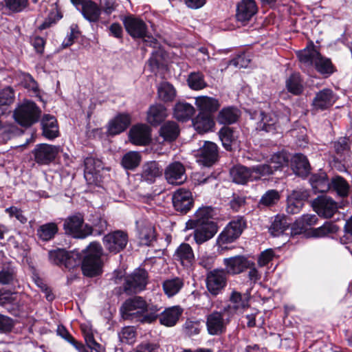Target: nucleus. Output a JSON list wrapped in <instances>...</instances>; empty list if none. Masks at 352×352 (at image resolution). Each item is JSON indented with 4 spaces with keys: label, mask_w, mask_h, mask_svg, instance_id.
Returning <instances> with one entry per match:
<instances>
[{
    "label": "nucleus",
    "mask_w": 352,
    "mask_h": 352,
    "mask_svg": "<svg viewBox=\"0 0 352 352\" xmlns=\"http://www.w3.org/2000/svg\"><path fill=\"white\" fill-rule=\"evenodd\" d=\"M41 111L36 104L29 100L19 104L13 113L16 122L22 126H30L37 122Z\"/></svg>",
    "instance_id": "nucleus-4"
},
{
    "label": "nucleus",
    "mask_w": 352,
    "mask_h": 352,
    "mask_svg": "<svg viewBox=\"0 0 352 352\" xmlns=\"http://www.w3.org/2000/svg\"><path fill=\"white\" fill-rule=\"evenodd\" d=\"M286 87L290 93L294 95L301 94L303 86L300 75L298 74H292L286 80Z\"/></svg>",
    "instance_id": "nucleus-54"
},
{
    "label": "nucleus",
    "mask_w": 352,
    "mask_h": 352,
    "mask_svg": "<svg viewBox=\"0 0 352 352\" xmlns=\"http://www.w3.org/2000/svg\"><path fill=\"white\" fill-rule=\"evenodd\" d=\"M250 168L252 181L260 179L262 177L268 176L274 173L272 165L268 164H260Z\"/></svg>",
    "instance_id": "nucleus-52"
},
{
    "label": "nucleus",
    "mask_w": 352,
    "mask_h": 352,
    "mask_svg": "<svg viewBox=\"0 0 352 352\" xmlns=\"http://www.w3.org/2000/svg\"><path fill=\"white\" fill-rule=\"evenodd\" d=\"M164 175L168 183L173 185H181L187 179L185 167L179 162L170 164L165 169Z\"/></svg>",
    "instance_id": "nucleus-17"
},
{
    "label": "nucleus",
    "mask_w": 352,
    "mask_h": 352,
    "mask_svg": "<svg viewBox=\"0 0 352 352\" xmlns=\"http://www.w3.org/2000/svg\"><path fill=\"white\" fill-rule=\"evenodd\" d=\"M123 23L127 33L133 38H142L149 45L156 48L157 41L148 34V27L145 22L140 18L129 16L125 17Z\"/></svg>",
    "instance_id": "nucleus-3"
},
{
    "label": "nucleus",
    "mask_w": 352,
    "mask_h": 352,
    "mask_svg": "<svg viewBox=\"0 0 352 352\" xmlns=\"http://www.w3.org/2000/svg\"><path fill=\"white\" fill-rule=\"evenodd\" d=\"M195 129L199 133H207L214 126L213 117L206 113H199L192 120Z\"/></svg>",
    "instance_id": "nucleus-28"
},
{
    "label": "nucleus",
    "mask_w": 352,
    "mask_h": 352,
    "mask_svg": "<svg viewBox=\"0 0 352 352\" xmlns=\"http://www.w3.org/2000/svg\"><path fill=\"white\" fill-rule=\"evenodd\" d=\"M289 226V223L287 222L285 217L277 215L270 228V232L272 236H278L283 234Z\"/></svg>",
    "instance_id": "nucleus-46"
},
{
    "label": "nucleus",
    "mask_w": 352,
    "mask_h": 352,
    "mask_svg": "<svg viewBox=\"0 0 352 352\" xmlns=\"http://www.w3.org/2000/svg\"><path fill=\"white\" fill-rule=\"evenodd\" d=\"M5 7L12 12L23 11L28 4V0H4Z\"/></svg>",
    "instance_id": "nucleus-61"
},
{
    "label": "nucleus",
    "mask_w": 352,
    "mask_h": 352,
    "mask_svg": "<svg viewBox=\"0 0 352 352\" xmlns=\"http://www.w3.org/2000/svg\"><path fill=\"white\" fill-rule=\"evenodd\" d=\"M172 201L175 210L183 214L190 211L194 205L191 191L184 188H180L173 192Z\"/></svg>",
    "instance_id": "nucleus-11"
},
{
    "label": "nucleus",
    "mask_w": 352,
    "mask_h": 352,
    "mask_svg": "<svg viewBox=\"0 0 352 352\" xmlns=\"http://www.w3.org/2000/svg\"><path fill=\"white\" fill-rule=\"evenodd\" d=\"M223 146L227 149H231V142L233 138L232 130L229 127H223L219 132Z\"/></svg>",
    "instance_id": "nucleus-64"
},
{
    "label": "nucleus",
    "mask_w": 352,
    "mask_h": 352,
    "mask_svg": "<svg viewBox=\"0 0 352 352\" xmlns=\"http://www.w3.org/2000/svg\"><path fill=\"white\" fill-rule=\"evenodd\" d=\"M15 99L14 90L11 87H6L0 90V114H5Z\"/></svg>",
    "instance_id": "nucleus-45"
},
{
    "label": "nucleus",
    "mask_w": 352,
    "mask_h": 352,
    "mask_svg": "<svg viewBox=\"0 0 352 352\" xmlns=\"http://www.w3.org/2000/svg\"><path fill=\"white\" fill-rule=\"evenodd\" d=\"M217 214L216 209L212 206H202L197 210L193 217L188 221L196 223L214 222L212 219Z\"/></svg>",
    "instance_id": "nucleus-42"
},
{
    "label": "nucleus",
    "mask_w": 352,
    "mask_h": 352,
    "mask_svg": "<svg viewBox=\"0 0 352 352\" xmlns=\"http://www.w3.org/2000/svg\"><path fill=\"white\" fill-rule=\"evenodd\" d=\"M43 7L47 12V19L39 25L41 30L50 27L62 17L58 8V0H49L43 4Z\"/></svg>",
    "instance_id": "nucleus-24"
},
{
    "label": "nucleus",
    "mask_w": 352,
    "mask_h": 352,
    "mask_svg": "<svg viewBox=\"0 0 352 352\" xmlns=\"http://www.w3.org/2000/svg\"><path fill=\"white\" fill-rule=\"evenodd\" d=\"M57 334L71 343L79 352H89V350L86 349L85 346L78 342L68 332L66 328L63 325H58L57 327Z\"/></svg>",
    "instance_id": "nucleus-55"
},
{
    "label": "nucleus",
    "mask_w": 352,
    "mask_h": 352,
    "mask_svg": "<svg viewBox=\"0 0 352 352\" xmlns=\"http://www.w3.org/2000/svg\"><path fill=\"white\" fill-rule=\"evenodd\" d=\"M297 55L305 68H310L314 65L317 72L326 76H330L334 72L331 60L322 56L314 46L298 52Z\"/></svg>",
    "instance_id": "nucleus-1"
},
{
    "label": "nucleus",
    "mask_w": 352,
    "mask_h": 352,
    "mask_svg": "<svg viewBox=\"0 0 352 352\" xmlns=\"http://www.w3.org/2000/svg\"><path fill=\"white\" fill-rule=\"evenodd\" d=\"M261 119L258 123L257 129L266 132L274 133L279 126L280 121L274 113H261Z\"/></svg>",
    "instance_id": "nucleus-32"
},
{
    "label": "nucleus",
    "mask_w": 352,
    "mask_h": 352,
    "mask_svg": "<svg viewBox=\"0 0 352 352\" xmlns=\"http://www.w3.org/2000/svg\"><path fill=\"white\" fill-rule=\"evenodd\" d=\"M159 133L164 142H171L178 137L179 128L176 122L168 121L160 127Z\"/></svg>",
    "instance_id": "nucleus-36"
},
{
    "label": "nucleus",
    "mask_w": 352,
    "mask_h": 352,
    "mask_svg": "<svg viewBox=\"0 0 352 352\" xmlns=\"http://www.w3.org/2000/svg\"><path fill=\"white\" fill-rule=\"evenodd\" d=\"M246 226L245 221L242 217H236L232 219L219 235L217 243L220 245L230 243L240 236Z\"/></svg>",
    "instance_id": "nucleus-9"
},
{
    "label": "nucleus",
    "mask_w": 352,
    "mask_h": 352,
    "mask_svg": "<svg viewBox=\"0 0 352 352\" xmlns=\"http://www.w3.org/2000/svg\"><path fill=\"white\" fill-rule=\"evenodd\" d=\"M258 8L254 0H241L236 5V19L245 24L257 13Z\"/></svg>",
    "instance_id": "nucleus-19"
},
{
    "label": "nucleus",
    "mask_w": 352,
    "mask_h": 352,
    "mask_svg": "<svg viewBox=\"0 0 352 352\" xmlns=\"http://www.w3.org/2000/svg\"><path fill=\"white\" fill-rule=\"evenodd\" d=\"M103 168V164L100 160L87 157L85 160V177L86 180L91 183L97 179Z\"/></svg>",
    "instance_id": "nucleus-25"
},
{
    "label": "nucleus",
    "mask_w": 352,
    "mask_h": 352,
    "mask_svg": "<svg viewBox=\"0 0 352 352\" xmlns=\"http://www.w3.org/2000/svg\"><path fill=\"white\" fill-rule=\"evenodd\" d=\"M187 82L189 87L193 90H201L208 86L204 76L201 72H191L188 75Z\"/></svg>",
    "instance_id": "nucleus-51"
},
{
    "label": "nucleus",
    "mask_w": 352,
    "mask_h": 352,
    "mask_svg": "<svg viewBox=\"0 0 352 352\" xmlns=\"http://www.w3.org/2000/svg\"><path fill=\"white\" fill-rule=\"evenodd\" d=\"M339 230L337 226L332 221H327L322 226L314 230V235L318 237L325 236L329 234H335Z\"/></svg>",
    "instance_id": "nucleus-58"
},
{
    "label": "nucleus",
    "mask_w": 352,
    "mask_h": 352,
    "mask_svg": "<svg viewBox=\"0 0 352 352\" xmlns=\"http://www.w3.org/2000/svg\"><path fill=\"white\" fill-rule=\"evenodd\" d=\"M318 221V217L316 214H303L298 219L291 228V235H297L303 232L308 226L315 225Z\"/></svg>",
    "instance_id": "nucleus-29"
},
{
    "label": "nucleus",
    "mask_w": 352,
    "mask_h": 352,
    "mask_svg": "<svg viewBox=\"0 0 352 352\" xmlns=\"http://www.w3.org/2000/svg\"><path fill=\"white\" fill-rule=\"evenodd\" d=\"M182 311L183 310L179 306L168 307L160 314V322L166 327H173L177 322Z\"/></svg>",
    "instance_id": "nucleus-30"
},
{
    "label": "nucleus",
    "mask_w": 352,
    "mask_h": 352,
    "mask_svg": "<svg viewBox=\"0 0 352 352\" xmlns=\"http://www.w3.org/2000/svg\"><path fill=\"white\" fill-rule=\"evenodd\" d=\"M195 108L186 102H178L173 109L174 117L180 121H186L192 118L195 113Z\"/></svg>",
    "instance_id": "nucleus-39"
},
{
    "label": "nucleus",
    "mask_w": 352,
    "mask_h": 352,
    "mask_svg": "<svg viewBox=\"0 0 352 352\" xmlns=\"http://www.w3.org/2000/svg\"><path fill=\"white\" fill-rule=\"evenodd\" d=\"M186 229L194 230L193 238L197 245L211 239L217 232L218 226L216 222L196 223L188 221L186 223Z\"/></svg>",
    "instance_id": "nucleus-6"
},
{
    "label": "nucleus",
    "mask_w": 352,
    "mask_h": 352,
    "mask_svg": "<svg viewBox=\"0 0 352 352\" xmlns=\"http://www.w3.org/2000/svg\"><path fill=\"white\" fill-rule=\"evenodd\" d=\"M195 104L201 111L200 113H213L220 107L219 100L214 98L207 96H198L195 98Z\"/></svg>",
    "instance_id": "nucleus-31"
},
{
    "label": "nucleus",
    "mask_w": 352,
    "mask_h": 352,
    "mask_svg": "<svg viewBox=\"0 0 352 352\" xmlns=\"http://www.w3.org/2000/svg\"><path fill=\"white\" fill-rule=\"evenodd\" d=\"M336 100V97L331 89H323L316 94L312 106L316 111H324L333 106Z\"/></svg>",
    "instance_id": "nucleus-20"
},
{
    "label": "nucleus",
    "mask_w": 352,
    "mask_h": 352,
    "mask_svg": "<svg viewBox=\"0 0 352 352\" xmlns=\"http://www.w3.org/2000/svg\"><path fill=\"white\" fill-rule=\"evenodd\" d=\"M226 309L222 311H213L206 317V327L210 335L219 336L226 332L229 320L223 318Z\"/></svg>",
    "instance_id": "nucleus-14"
},
{
    "label": "nucleus",
    "mask_w": 352,
    "mask_h": 352,
    "mask_svg": "<svg viewBox=\"0 0 352 352\" xmlns=\"http://www.w3.org/2000/svg\"><path fill=\"white\" fill-rule=\"evenodd\" d=\"M159 98L164 102H170L176 96V91L173 86L167 82H163L157 87Z\"/></svg>",
    "instance_id": "nucleus-49"
},
{
    "label": "nucleus",
    "mask_w": 352,
    "mask_h": 352,
    "mask_svg": "<svg viewBox=\"0 0 352 352\" xmlns=\"http://www.w3.org/2000/svg\"><path fill=\"white\" fill-rule=\"evenodd\" d=\"M224 270L227 274H239L248 267L254 265V263L249 261L243 256H235L223 259Z\"/></svg>",
    "instance_id": "nucleus-18"
},
{
    "label": "nucleus",
    "mask_w": 352,
    "mask_h": 352,
    "mask_svg": "<svg viewBox=\"0 0 352 352\" xmlns=\"http://www.w3.org/2000/svg\"><path fill=\"white\" fill-rule=\"evenodd\" d=\"M81 268L85 276H96L102 273V261L101 256L102 248L98 243H91L84 252Z\"/></svg>",
    "instance_id": "nucleus-2"
},
{
    "label": "nucleus",
    "mask_w": 352,
    "mask_h": 352,
    "mask_svg": "<svg viewBox=\"0 0 352 352\" xmlns=\"http://www.w3.org/2000/svg\"><path fill=\"white\" fill-rule=\"evenodd\" d=\"M21 83L26 89L32 90L34 93H37L38 91L37 82L33 77L26 73H23L20 76Z\"/></svg>",
    "instance_id": "nucleus-63"
},
{
    "label": "nucleus",
    "mask_w": 352,
    "mask_h": 352,
    "mask_svg": "<svg viewBox=\"0 0 352 352\" xmlns=\"http://www.w3.org/2000/svg\"><path fill=\"white\" fill-rule=\"evenodd\" d=\"M184 285V280L182 278L172 277L163 281L162 288L168 297H172L179 292Z\"/></svg>",
    "instance_id": "nucleus-41"
},
{
    "label": "nucleus",
    "mask_w": 352,
    "mask_h": 352,
    "mask_svg": "<svg viewBox=\"0 0 352 352\" xmlns=\"http://www.w3.org/2000/svg\"><path fill=\"white\" fill-rule=\"evenodd\" d=\"M162 169L156 162H148L142 166V179L148 183H153L157 177L162 175Z\"/></svg>",
    "instance_id": "nucleus-35"
},
{
    "label": "nucleus",
    "mask_w": 352,
    "mask_h": 352,
    "mask_svg": "<svg viewBox=\"0 0 352 352\" xmlns=\"http://www.w3.org/2000/svg\"><path fill=\"white\" fill-rule=\"evenodd\" d=\"M228 274L223 269H214L208 272L206 283L208 291L217 296L226 287Z\"/></svg>",
    "instance_id": "nucleus-10"
},
{
    "label": "nucleus",
    "mask_w": 352,
    "mask_h": 352,
    "mask_svg": "<svg viewBox=\"0 0 352 352\" xmlns=\"http://www.w3.org/2000/svg\"><path fill=\"white\" fill-rule=\"evenodd\" d=\"M81 13L87 21L91 23H96L100 19L101 9L96 3L92 1H87L82 4Z\"/></svg>",
    "instance_id": "nucleus-33"
},
{
    "label": "nucleus",
    "mask_w": 352,
    "mask_h": 352,
    "mask_svg": "<svg viewBox=\"0 0 352 352\" xmlns=\"http://www.w3.org/2000/svg\"><path fill=\"white\" fill-rule=\"evenodd\" d=\"M197 162L202 166H212L219 157L218 146L212 142H205L195 154Z\"/></svg>",
    "instance_id": "nucleus-13"
},
{
    "label": "nucleus",
    "mask_w": 352,
    "mask_h": 352,
    "mask_svg": "<svg viewBox=\"0 0 352 352\" xmlns=\"http://www.w3.org/2000/svg\"><path fill=\"white\" fill-rule=\"evenodd\" d=\"M292 168L296 175L307 176L310 170V165L306 156L300 153L296 154L292 159Z\"/></svg>",
    "instance_id": "nucleus-38"
},
{
    "label": "nucleus",
    "mask_w": 352,
    "mask_h": 352,
    "mask_svg": "<svg viewBox=\"0 0 352 352\" xmlns=\"http://www.w3.org/2000/svg\"><path fill=\"white\" fill-rule=\"evenodd\" d=\"M135 331L133 327H126L119 333V338L122 342L133 344L135 342Z\"/></svg>",
    "instance_id": "nucleus-62"
},
{
    "label": "nucleus",
    "mask_w": 352,
    "mask_h": 352,
    "mask_svg": "<svg viewBox=\"0 0 352 352\" xmlns=\"http://www.w3.org/2000/svg\"><path fill=\"white\" fill-rule=\"evenodd\" d=\"M128 243V235L126 232L117 230L109 233L103 238V243L106 249L111 252L117 253L122 250Z\"/></svg>",
    "instance_id": "nucleus-16"
},
{
    "label": "nucleus",
    "mask_w": 352,
    "mask_h": 352,
    "mask_svg": "<svg viewBox=\"0 0 352 352\" xmlns=\"http://www.w3.org/2000/svg\"><path fill=\"white\" fill-rule=\"evenodd\" d=\"M159 311L160 308L157 305L146 304V308L144 310L143 315L141 318V322L152 323L159 316Z\"/></svg>",
    "instance_id": "nucleus-57"
},
{
    "label": "nucleus",
    "mask_w": 352,
    "mask_h": 352,
    "mask_svg": "<svg viewBox=\"0 0 352 352\" xmlns=\"http://www.w3.org/2000/svg\"><path fill=\"white\" fill-rule=\"evenodd\" d=\"M131 118L126 113H118L111 120L107 126V133L110 135H116L124 131L130 125Z\"/></svg>",
    "instance_id": "nucleus-22"
},
{
    "label": "nucleus",
    "mask_w": 352,
    "mask_h": 352,
    "mask_svg": "<svg viewBox=\"0 0 352 352\" xmlns=\"http://www.w3.org/2000/svg\"><path fill=\"white\" fill-rule=\"evenodd\" d=\"M330 189L336 192L339 197L344 198L349 195L350 186L344 178L338 175L331 179Z\"/></svg>",
    "instance_id": "nucleus-44"
},
{
    "label": "nucleus",
    "mask_w": 352,
    "mask_h": 352,
    "mask_svg": "<svg viewBox=\"0 0 352 352\" xmlns=\"http://www.w3.org/2000/svg\"><path fill=\"white\" fill-rule=\"evenodd\" d=\"M130 142L138 146H144L150 141V130L146 124H137L129 131Z\"/></svg>",
    "instance_id": "nucleus-23"
},
{
    "label": "nucleus",
    "mask_w": 352,
    "mask_h": 352,
    "mask_svg": "<svg viewBox=\"0 0 352 352\" xmlns=\"http://www.w3.org/2000/svg\"><path fill=\"white\" fill-rule=\"evenodd\" d=\"M140 243L144 245H151L156 240L155 229L151 224L145 225L139 232Z\"/></svg>",
    "instance_id": "nucleus-50"
},
{
    "label": "nucleus",
    "mask_w": 352,
    "mask_h": 352,
    "mask_svg": "<svg viewBox=\"0 0 352 352\" xmlns=\"http://www.w3.org/2000/svg\"><path fill=\"white\" fill-rule=\"evenodd\" d=\"M173 259L185 267H191L195 260L192 247L186 243H181L173 254Z\"/></svg>",
    "instance_id": "nucleus-21"
},
{
    "label": "nucleus",
    "mask_w": 352,
    "mask_h": 352,
    "mask_svg": "<svg viewBox=\"0 0 352 352\" xmlns=\"http://www.w3.org/2000/svg\"><path fill=\"white\" fill-rule=\"evenodd\" d=\"M61 151L60 146L51 145L47 144H37L32 153L35 162L38 164H49L56 157Z\"/></svg>",
    "instance_id": "nucleus-12"
},
{
    "label": "nucleus",
    "mask_w": 352,
    "mask_h": 352,
    "mask_svg": "<svg viewBox=\"0 0 352 352\" xmlns=\"http://www.w3.org/2000/svg\"><path fill=\"white\" fill-rule=\"evenodd\" d=\"M43 135L48 140H53L59 135L58 126L56 118L45 115L41 120Z\"/></svg>",
    "instance_id": "nucleus-26"
},
{
    "label": "nucleus",
    "mask_w": 352,
    "mask_h": 352,
    "mask_svg": "<svg viewBox=\"0 0 352 352\" xmlns=\"http://www.w3.org/2000/svg\"><path fill=\"white\" fill-rule=\"evenodd\" d=\"M288 162L289 156L287 153L280 152L273 155L268 164L272 165L273 172H274L285 166H287Z\"/></svg>",
    "instance_id": "nucleus-56"
},
{
    "label": "nucleus",
    "mask_w": 352,
    "mask_h": 352,
    "mask_svg": "<svg viewBox=\"0 0 352 352\" xmlns=\"http://www.w3.org/2000/svg\"><path fill=\"white\" fill-rule=\"evenodd\" d=\"M141 162V155L137 151H129L122 158L121 164L124 169L134 170Z\"/></svg>",
    "instance_id": "nucleus-47"
},
{
    "label": "nucleus",
    "mask_w": 352,
    "mask_h": 352,
    "mask_svg": "<svg viewBox=\"0 0 352 352\" xmlns=\"http://www.w3.org/2000/svg\"><path fill=\"white\" fill-rule=\"evenodd\" d=\"M230 176L232 181L238 184H245L248 182H252L250 168L238 165L230 170Z\"/></svg>",
    "instance_id": "nucleus-34"
},
{
    "label": "nucleus",
    "mask_w": 352,
    "mask_h": 352,
    "mask_svg": "<svg viewBox=\"0 0 352 352\" xmlns=\"http://www.w3.org/2000/svg\"><path fill=\"white\" fill-rule=\"evenodd\" d=\"M240 111L232 107L223 108L217 116V121L222 124H231L236 122L239 118Z\"/></svg>",
    "instance_id": "nucleus-43"
},
{
    "label": "nucleus",
    "mask_w": 352,
    "mask_h": 352,
    "mask_svg": "<svg viewBox=\"0 0 352 352\" xmlns=\"http://www.w3.org/2000/svg\"><path fill=\"white\" fill-rule=\"evenodd\" d=\"M280 196L276 190H269L261 197L259 202V207H272L276 205L280 200Z\"/></svg>",
    "instance_id": "nucleus-53"
},
{
    "label": "nucleus",
    "mask_w": 352,
    "mask_h": 352,
    "mask_svg": "<svg viewBox=\"0 0 352 352\" xmlns=\"http://www.w3.org/2000/svg\"><path fill=\"white\" fill-rule=\"evenodd\" d=\"M230 305L226 309L231 313L237 311L238 310L243 309L248 306V301L242 298L241 293L233 291L230 297Z\"/></svg>",
    "instance_id": "nucleus-48"
},
{
    "label": "nucleus",
    "mask_w": 352,
    "mask_h": 352,
    "mask_svg": "<svg viewBox=\"0 0 352 352\" xmlns=\"http://www.w3.org/2000/svg\"><path fill=\"white\" fill-rule=\"evenodd\" d=\"M309 182L315 192H324L330 190V182L324 172L312 175Z\"/></svg>",
    "instance_id": "nucleus-37"
},
{
    "label": "nucleus",
    "mask_w": 352,
    "mask_h": 352,
    "mask_svg": "<svg viewBox=\"0 0 352 352\" xmlns=\"http://www.w3.org/2000/svg\"><path fill=\"white\" fill-rule=\"evenodd\" d=\"M67 251L63 249L58 248L56 250H50L48 252L50 262L56 265L64 266Z\"/></svg>",
    "instance_id": "nucleus-59"
},
{
    "label": "nucleus",
    "mask_w": 352,
    "mask_h": 352,
    "mask_svg": "<svg viewBox=\"0 0 352 352\" xmlns=\"http://www.w3.org/2000/svg\"><path fill=\"white\" fill-rule=\"evenodd\" d=\"M314 210L319 216L331 218L337 211V203L327 195H320L312 202Z\"/></svg>",
    "instance_id": "nucleus-15"
},
{
    "label": "nucleus",
    "mask_w": 352,
    "mask_h": 352,
    "mask_svg": "<svg viewBox=\"0 0 352 352\" xmlns=\"http://www.w3.org/2000/svg\"><path fill=\"white\" fill-rule=\"evenodd\" d=\"M168 116L166 107L160 104L151 105L147 111V122L153 125L157 126L162 122Z\"/></svg>",
    "instance_id": "nucleus-27"
},
{
    "label": "nucleus",
    "mask_w": 352,
    "mask_h": 352,
    "mask_svg": "<svg viewBox=\"0 0 352 352\" xmlns=\"http://www.w3.org/2000/svg\"><path fill=\"white\" fill-rule=\"evenodd\" d=\"M81 262V255L77 251H72L71 252H67V256L65 259L64 266L69 269H73L78 266Z\"/></svg>",
    "instance_id": "nucleus-60"
},
{
    "label": "nucleus",
    "mask_w": 352,
    "mask_h": 352,
    "mask_svg": "<svg viewBox=\"0 0 352 352\" xmlns=\"http://www.w3.org/2000/svg\"><path fill=\"white\" fill-rule=\"evenodd\" d=\"M58 232L57 223L50 222L40 226L36 230V236L42 241L53 239Z\"/></svg>",
    "instance_id": "nucleus-40"
},
{
    "label": "nucleus",
    "mask_w": 352,
    "mask_h": 352,
    "mask_svg": "<svg viewBox=\"0 0 352 352\" xmlns=\"http://www.w3.org/2000/svg\"><path fill=\"white\" fill-rule=\"evenodd\" d=\"M146 302L140 296H135L126 300L121 307V312L124 319L141 322Z\"/></svg>",
    "instance_id": "nucleus-7"
},
{
    "label": "nucleus",
    "mask_w": 352,
    "mask_h": 352,
    "mask_svg": "<svg viewBox=\"0 0 352 352\" xmlns=\"http://www.w3.org/2000/svg\"><path fill=\"white\" fill-rule=\"evenodd\" d=\"M63 229L67 234L74 238L85 239L92 234L91 227L84 222L81 213H76L67 217L64 221Z\"/></svg>",
    "instance_id": "nucleus-5"
},
{
    "label": "nucleus",
    "mask_w": 352,
    "mask_h": 352,
    "mask_svg": "<svg viewBox=\"0 0 352 352\" xmlns=\"http://www.w3.org/2000/svg\"><path fill=\"white\" fill-rule=\"evenodd\" d=\"M148 272L144 269H135L125 277L123 285L124 292L131 294L143 291L148 283Z\"/></svg>",
    "instance_id": "nucleus-8"
}]
</instances>
